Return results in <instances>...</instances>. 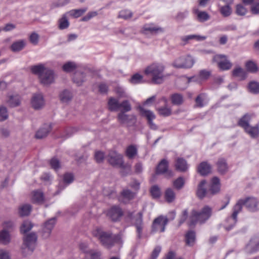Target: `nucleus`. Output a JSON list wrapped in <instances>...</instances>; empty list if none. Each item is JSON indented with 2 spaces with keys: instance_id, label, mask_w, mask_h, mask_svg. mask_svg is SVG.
<instances>
[{
  "instance_id": "obj_1",
  "label": "nucleus",
  "mask_w": 259,
  "mask_h": 259,
  "mask_svg": "<svg viewBox=\"0 0 259 259\" xmlns=\"http://www.w3.org/2000/svg\"><path fill=\"white\" fill-rule=\"evenodd\" d=\"M211 214L212 209L208 205L204 206L200 211L192 210L189 217L187 209H185L180 218L179 225L181 226L187 219V223L190 227L195 226L197 223L202 224L210 218Z\"/></svg>"
},
{
  "instance_id": "obj_2",
  "label": "nucleus",
  "mask_w": 259,
  "mask_h": 259,
  "mask_svg": "<svg viewBox=\"0 0 259 259\" xmlns=\"http://www.w3.org/2000/svg\"><path fill=\"white\" fill-rule=\"evenodd\" d=\"M92 235L98 238L101 243L107 248H110L116 243L119 242L121 239L119 235L113 234L110 231H104L99 227L93 230Z\"/></svg>"
},
{
  "instance_id": "obj_3",
  "label": "nucleus",
  "mask_w": 259,
  "mask_h": 259,
  "mask_svg": "<svg viewBox=\"0 0 259 259\" xmlns=\"http://www.w3.org/2000/svg\"><path fill=\"white\" fill-rule=\"evenodd\" d=\"M243 205H245L251 211H255L259 209V201L256 198L248 197L245 199H240L234 206L231 217L234 223L237 222V215L241 211Z\"/></svg>"
},
{
  "instance_id": "obj_4",
  "label": "nucleus",
  "mask_w": 259,
  "mask_h": 259,
  "mask_svg": "<svg viewBox=\"0 0 259 259\" xmlns=\"http://www.w3.org/2000/svg\"><path fill=\"white\" fill-rule=\"evenodd\" d=\"M164 66L159 63H154L148 66L144 70L146 75L151 77V81L154 84H160L164 81Z\"/></svg>"
},
{
  "instance_id": "obj_5",
  "label": "nucleus",
  "mask_w": 259,
  "mask_h": 259,
  "mask_svg": "<svg viewBox=\"0 0 259 259\" xmlns=\"http://www.w3.org/2000/svg\"><path fill=\"white\" fill-rule=\"evenodd\" d=\"M31 72L38 75L40 82L44 85L52 83L54 80V73L53 70L46 68L42 64L32 66Z\"/></svg>"
},
{
  "instance_id": "obj_6",
  "label": "nucleus",
  "mask_w": 259,
  "mask_h": 259,
  "mask_svg": "<svg viewBox=\"0 0 259 259\" xmlns=\"http://www.w3.org/2000/svg\"><path fill=\"white\" fill-rule=\"evenodd\" d=\"M212 61L217 63L219 68L222 70H228L232 67V63L225 55L217 54L213 56Z\"/></svg>"
},
{
  "instance_id": "obj_7",
  "label": "nucleus",
  "mask_w": 259,
  "mask_h": 259,
  "mask_svg": "<svg viewBox=\"0 0 259 259\" xmlns=\"http://www.w3.org/2000/svg\"><path fill=\"white\" fill-rule=\"evenodd\" d=\"M194 61L190 55L180 57L172 63V66L177 68H190L194 65Z\"/></svg>"
},
{
  "instance_id": "obj_8",
  "label": "nucleus",
  "mask_w": 259,
  "mask_h": 259,
  "mask_svg": "<svg viewBox=\"0 0 259 259\" xmlns=\"http://www.w3.org/2000/svg\"><path fill=\"white\" fill-rule=\"evenodd\" d=\"M108 162L113 166L123 167L122 156L115 151L111 150L107 157Z\"/></svg>"
},
{
  "instance_id": "obj_9",
  "label": "nucleus",
  "mask_w": 259,
  "mask_h": 259,
  "mask_svg": "<svg viewBox=\"0 0 259 259\" xmlns=\"http://www.w3.org/2000/svg\"><path fill=\"white\" fill-rule=\"evenodd\" d=\"M168 220L166 217L160 215L155 219L152 226V231L163 232L167 224Z\"/></svg>"
},
{
  "instance_id": "obj_10",
  "label": "nucleus",
  "mask_w": 259,
  "mask_h": 259,
  "mask_svg": "<svg viewBox=\"0 0 259 259\" xmlns=\"http://www.w3.org/2000/svg\"><path fill=\"white\" fill-rule=\"evenodd\" d=\"M123 214L122 209L117 205L110 207L106 211V215L113 222L119 221Z\"/></svg>"
},
{
  "instance_id": "obj_11",
  "label": "nucleus",
  "mask_w": 259,
  "mask_h": 259,
  "mask_svg": "<svg viewBox=\"0 0 259 259\" xmlns=\"http://www.w3.org/2000/svg\"><path fill=\"white\" fill-rule=\"evenodd\" d=\"M36 240L37 236L34 233H31L26 235L23 238V245L25 246V249L27 248L32 252L35 248ZM22 249H24V248H22Z\"/></svg>"
},
{
  "instance_id": "obj_12",
  "label": "nucleus",
  "mask_w": 259,
  "mask_h": 259,
  "mask_svg": "<svg viewBox=\"0 0 259 259\" xmlns=\"http://www.w3.org/2000/svg\"><path fill=\"white\" fill-rule=\"evenodd\" d=\"M143 212H139L134 217V226L136 228V232L138 238H141L144 228Z\"/></svg>"
},
{
  "instance_id": "obj_13",
  "label": "nucleus",
  "mask_w": 259,
  "mask_h": 259,
  "mask_svg": "<svg viewBox=\"0 0 259 259\" xmlns=\"http://www.w3.org/2000/svg\"><path fill=\"white\" fill-rule=\"evenodd\" d=\"M168 161L166 159H162L156 168V174L159 175L166 173L169 177H172L173 176L172 172L171 170H169L168 169Z\"/></svg>"
},
{
  "instance_id": "obj_14",
  "label": "nucleus",
  "mask_w": 259,
  "mask_h": 259,
  "mask_svg": "<svg viewBox=\"0 0 259 259\" xmlns=\"http://www.w3.org/2000/svg\"><path fill=\"white\" fill-rule=\"evenodd\" d=\"M80 249L85 254V257L89 259H101V253L99 251L88 250V245L85 243H81L79 245Z\"/></svg>"
},
{
  "instance_id": "obj_15",
  "label": "nucleus",
  "mask_w": 259,
  "mask_h": 259,
  "mask_svg": "<svg viewBox=\"0 0 259 259\" xmlns=\"http://www.w3.org/2000/svg\"><path fill=\"white\" fill-rule=\"evenodd\" d=\"M142 33L144 34H156L163 32V29L158 27L153 23L145 24L142 29Z\"/></svg>"
},
{
  "instance_id": "obj_16",
  "label": "nucleus",
  "mask_w": 259,
  "mask_h": 259,
  "mask_svg": "<svg viewBox=\"0 0 259 259\" xmlns=\"http://www.w3.org/2000/svg\"><path fill=\"white\" fill-rule=\"evenodd\" d=\"M31 200L35 204H42L45 201L44 193L40 190L33 191L31 194Z\"/></svg>"
},
{
  "instance_id": "obj_17",
  "label": "nucleus",
  "mask_w": 259,
  "mask_h": 259,
  "mask_svg": "<svg viewBox=\"0 0 259 259\" xmlns=\"http://www.w3.org/2000/svg\"><path fill=\"white\" fill-rule=\"evenodd\" d=\"M192 12L200 22H204L210 19V15L206 12L200 11L197 8H194Z\"/></svg>"
},
{
  "instance_id": "obj_18",
  "label": "nucleus",
  "mask_w": 259,
  "mask_h": 259,
  "mask_svg": "<svg viewBox=\"0 0 259 259\" xmlns=\"http://www.w3.org/2000/svg\"><path fill=\"white\" fill-rule=\"evenodd\" d=\"M197 172L201 176H206L211 172V166L206 161L201 162L197 166Z\"/></svg>"
},
{
  "instance_id": "obj_19",
  "label": "nucleus",
  "mask_w": 259,
  "mask_h": 259,
  "mask_svg": "<svg viewBox=\"0 0 259 259\" xmlns=\"http://www.w3.org/2000/svg\"><path fill=\"white\" fill-rule=\"evenodd\" d=\"M175 168L181 172H185L188 169L187 161L183 158L178 157L175 160Z\"/></svg>"
},
{
  "instance_id": "obj_20",
  "label": "nucleus",
  "mask_w": 259,
  "mask_h": 259,
  "mask_svg": "<svg viewBox=\"0 0 259 259\" xmlns=\"http://www.w3.org/2000/svg\"><path fill=\"white\" fill-rule=\"evenodd\" d=\"M32 106L35 109H38L44 105V100L42 95L35 94L31 99Z\"/></svg>"
},
{
  "instance_id": "obj_21",
  "label": "nucleus",
  "mask_w": 259,
  "mask_h": 259,
  "mask_svg": "<svg viewBox=\"0 0 259 259\" xmlns=\"http://www.w3.org/2000/svg\"><path fill=\"white\" fill-rule=\"evenodd\" d=\"M220 190V183L219 179L214 177L212 178L208 190L210 195H213L219 192Z\"/></svg>"
},
{
  "instance_id": "obj_22",
  "label": "nucleus",
  "mask_w": 259,
  "mask_h": 259,
  "mask_svg": "<svg viewBox=\"0 0 259 259\" xmlns=\"http://www.w3.org/2000/svg\"><path fill=\"white\" fill-rule=\"evenodd\" d=\"M218 171L221 174H225L228 170V165L224 158H219L216 163Z\"/></svg>"
},
{
  "instance_id": "obj_23",
  "label": "nucleus",
  "mask_w": 259,
  "mask_h": 259,
  "mask_svg": "<svg viewBox=\"0 0 259 259\" xmlns=\"http://www.w3.org/2000/svg\"><path fill=\"white\" fill-rule=\"evenodd\" d=\"M206 181L205 180H202L199 183L198 189L197 191V195L200 199H202L205 196H210V194L208 191L204 188V185L206 184Z\"/></svg>"
},
{
  "instance_id": "obj_24",
  "label": "nucleus",
  "mask_w": 259,
  "mask_h": 259,
  "mask_svg": "<svg viewBox=\"0 0 259 259\" xmlns=\"http://www.w3.org/2000/svg\"><path fill=\"white\" fill-rule=\"evenodd\" d=\"M56 223L55 218L51 219L46 222L43 228V234L45 237L49 236L53 229Z\"/></svg>"
},
{
  "instance_id": "obj_25",
  "label": "nucleus",
  "mask_w": 259,
  "mask_h": 259,
  "mask_svg": "<svg viewBox=\"0 0 259 259\" xmlns=\"http://www.w3.org/2000/svg\"><path fill=\"white\" fill-rule=\"evenodd\" d=\"M244 131L251 138H257L259 136V124H256L254 126L249 125Z\"/></svg>"
},
{
  "instance_id": "obj_26",
  "label": "nucleus",
  "mask_w": 259,
  "mask_h": 259,
  "mask_svg": "<svg viewBox=\"0 0 259 259\" xmlns=\"http://www.w3.org/2000/svg\"><path fill=\"white\" fill-rule=\"evenodd\" d=\"M138 110L140 113L141 115L145 117L147 120V121L150 120H153L156 118L155 115L152 111L149 110H146L142 106H139Z\"/></svg>"
},
{
  "instance_id": "obj_27",
  "label": "nucleus",
  "mask_w": 259,
  "mask_h": 259,
  "mask_svg": "<svg viewBox=\"0 0 259 259\" xmlns=\"http://www.w3.org/2000/svg\"><path fill=\"white\" fill-rule=\"evenodd\" d=\"M251 119V115L249 114H245L241 117L238 121V125L243 128L245 130L249 125V122Z\"/></svg>"
},
{
  "instance_id": "obj_28",
  "label": "nucleus",
  "mask_w": 259,
  "mask_h": 259,
  "mask_svg": "<svg viewBox=\"0 0 259 259\" xmlns=\"http://www.w3.org/2000/svg\"><path fill=\"white\" fill-rule=\"evenodd\" d=\"M51 130L50 125L45 124L44 126L37 131L35 134V137L36 139H42L46 137Z\"/></svg>"
},
{
  "instance_id": "obj_29",
  "label": "nucleus",
  "mask_w": 259,
  "mask_h": 259,
  "mask_svg": "<svg viewBox=\"0 0 259 259\" xmlns=\"http://www.w3.org/2000/svg\"><path fill=\"white\" fill-rule=\"evenodd\" d=\"M7 102L11 107H15L19 106L21 103V97L18 95H11L8 97Z\"/></svg>"
},
{
  "instance_id": "obj_30",
  "label": "nucleus",
  "mask_w": 259,
  "mask_h": 259,
  "mask_svg": "<svg viewBox=\"0 0 259 259\" xmlns=\"http://www.w3.org/2000/svg\"><path fill=\"white\" fill-rule=\"evenodd\" d=\"M138 154V149L136 145H130L125 150V154L128 159L134 158Z\"/></svg>"
},
{
  "instance_id": "obj_31",
  "label": "nucleus",
  "mask_w": 259,
  "mask_h": 259,
  "mask_svg": "<svg viewBox=\"0 0 259 259\" xmlns=\"http://www.w3.org/2000/svg\"><path fill=\"white\" fill-rule=\"evenodd\" d=\"M195 232L193 231H189L185 235L186 245L190 246H193L195 243Z\"/></svg>"
},
{
  "instance_id": "obj_32",
  "label": "nucleus",
  "mask_w": 259,
  "mask_h": 259,
  "mask_svg": "<svg viewBox=\"0 0 259 259\" xmlns=\"http://www.w3.org/2000/svg\"><path fill=\"white\" fill-rule=\"evenodd\" d=\"M206 37L204 36H201L199 35L192 34L189 35L184 36H182L181 38L182 41L184 42V45L187 44L189 40L192 39H195L197 41L204 40L206 39Z\"/></svg>"
},
{
  "instance_id": "obj_33",
  "label": "nucleus",
  "mask_w": 259,
  "mask_h": 259,
  "mask_svg": "<svg viewBox=\"0 0 259 259\" xmlns=\"http://www.w3.org/2000/svg\"><path fill=\"white\" fill-rule=\"evenodd\" d=\"M26 43L24 40H19L14 42L10 47L12 51L14 52L21 51L25 46Z\"/></svg>"
},
{
  "instance_id": "obj_34",
  "label": "nucleus",
  "mask_w": 259,
  "mask_h": 259,
  "mask_svg": "<svg viewBox=\"0 0 259 259\" xmlns=\"http://www.w3.org/2000/svg\"><path fill=\"white\" fill-rule=\"evenodd\" d=\"M119 103L117 99L111 97L108 102V109L111 111H117L119 109Z\"/></svg>"
},
{
  "instance_id": "obj_35",
  "label": "nucleus",
  "mask_w": 259,
  "mask_h": 259,
  "mask_svg": "<svg viewBox=\"0 0 259 259\" xmlns=\"http://www.w3.org/2000/svg\"><path fill=\"white\" fill-rule=\"evenodd\" d=\"M232 75L234 77H238L240 80H244L246 77L245 71L241 67H237L233 69Z\"/></svg>"
},
{
  "instance_id": "obj_36",
  "label": "nucleus",
  "mask_w": 259,
  "mask_h": 259,
  "mask_svg": "<svg viewBox=\"0 0 259 259\" xmlns=\"http://www.w3.org/2000/svg\"><path fill=\"white\" fill-rule=\"evenodd\" d=\"M171 101L172 104L175 105H180L184 102L183 96L180 94H174L170 96Z\"/></svg>"
},
{
  "instance_id": "obj_37",
  "label": "nucleus",
  "mask_w": 259,
  "mask_h": 259,
  "mask_svg": "<svg viewBox=\"0 0 259 259\" xmlns=\"http://www.w3.org/2000/svg\"><path fill=\"white\" fill-rule=\"evenodd\" d=\"M164 198L166 202H172L176 198V194L171 188H167L164 193Z\"/></svg>"
},
{
  "instance_id": "obj_38",
  "label": "nucleus",
  "mask_w": 259,
  "mask_h": 259,
  "mask_svg": "<svg viewBox=\"0 0 259 259\" xmlns=\"http://www.w3.org/2000/svg\"><path fill=\"white\" fill-rule=\"evenodd\" d=\"M31 209L32 207L30 204H24L19 207V213L21 217L27 216L30 214Z\"/></svg>"
},
{
  "instance_id": "obj_39",
  "label": "nucleus",
  "mask_w": 259,
  "mask_h": 259,
  "mask_svg": "<svg viewBox=\"0 0 259 259\" xmlns=\"http://www.w3.org/2000/svg\"><path fill=\"white\" fill-rule=\"evenodd\" d=\"M206 95L204 93H201L198 95L195 99V108H202L204 106V100L205 99Z\"/></svg>"
},
{
  "instance_id": "obj_40",
  "label": "nucleus",
  "mask_w": 259,
  "mask_h": 259,
  "mask_svg": "<svg viewBox=\"0 0 259 259\" xmlns=\"http://www.w3.org/2000/svg\"><path fill=\"white\" fill-rule=\"evenodd\" d=\"M133 13L129 10L125 9L120 11L118 15V18L128 20L133 17Z\"/></svg>"
},
{
  "instance_id": "obj_41",
  "label": "nucleus",
  "mask_w": 259,
  "mask_h": 259,
  "mask_svg": "<svg viewBox=\"0 0 259 259\" xmlns=\"http://www.w3.org/2000/svg\"><path fill=\"white\" fill-rule=\"evenodd\" d=\"M121 195L123 198L130 201L135 198L136 193L133 192L128 189H124L121 192Z\"/></svg>"
},
{
  "instance_id": "obj_42",
  "label": "nucleus",
  "mask_w": 259,
  "mask_h": 259,
  "mask_svg": "<svg viewBox=\"0 0 259 259\" xmlns=\"http://www.w3.org/2000/svg\"><path fill=\"white\" fill-rule=\"evenodd\" d=\"M33 227L32 223L28 221H24L20 227V232L22 234H25L29 231Z\"/></svg>"
},
{
  "instance_id": "obj_43",
  "label": "nucleus",
  "mask_w": 259,
  "mask_h": 259,
  "mask_svg": "<svg viewBox=\"0 0 259 259\" xmlns=\"http://www.w3.org/2000/svg\"><path fill=\"white\" fill-rule=\"evenodd\" d=\"M87 10V8L80 9H74L70 11L68 13L70 16L74 18H78L84 14Z\"/></svg>"
},
{
  "instance_id": "obj_44",
  "label": "nucleus",
  "mask_w": 259,
  "mask_h": 259,
  "mask_svg": "<svg viewBox=\"0 0 259 259\" xmlns=\"http://www.w3.org/2000/svg\"><path fill=\"white\" fill-rule=\"evenodd\" d=\"M0 242L4 244H6L10 242L9 232L5 229L0 232Z\"/></svg>"
},
{
  "instance_id": "obj_45",
  "label": "nucleus",
  "mask_w": 259,
  "mask_h": 259,
  "mask_svg": "<svg viewBox=\"0 0 259 259\" xmlns=\"http://www.w3.org/2000/svg\"><path fill=\"white\" fill-rule=\"evenodd\" d=\"M77 68V66L75 63L72 62H68L64 64L62 66L63 70L66 72H70L73 71Z\"/></svg>"
},
{
  "instance_id": "obj_46",
  "label": "nucleus",
  "mask_w": 259,
  "mask_h": 259,
  "mask_svg": "<svg viewBox=\"0 0 259 259\" xmlns=\"http://www.w3.org/2000/svg\"><path fill=\"white\" fill-rule=\"evenodd\" d=\"M60 98L62 102L66 103L71 99L72 95L69 91L64 90L60 94Z\"/></svg>"
},
{
  "instance_id": "obj_47",
  "label": "nucleus",
  "mask_w": 259,
  "mask_h": 259,
  "mask_svg": "<svg viewBox=\"0 0 259 259\" xmlns=\"http://www.w3.org/2000/svg\"><path fill=\"white\" fill-rule=\"evenodd\" d=\"M245 67L248 71L251 73H255L258 70L256 64L251 61H247L246 63Z\"/></svg>"
},
{
  "instance_id": "obj_48",
  "label": "nucleus",
  "mask_w": 259,
  "mask_h": 259,
  "mask_svg": "<svg viewBox=\"0 0 259 259\" xmlns=\"http://www.w3.org/2000/svg\"><path fill=\"white\" fill-rule=\"evenodd\" d=\"M248 89L249 91L252 93L258 94L259 83L254 81L250 82L248 84Z\"/></svg>"
},
{
  "instance_id": "obj_49",
  "label": "nucleus",
  "mask_w": 259,
  "mask_h": 259,
  "mask_svg": "<svg viewBox=\"0 0 259 259\" xmlns=\"http://www.w3.org/2000/svg\"><path fill=\"white\" fill-rule=\"evenodd\" d=\"M150 192L153 198H159L161 195L160 189L157 185L151 187Z\"/></svg>"
},
{
  "instance_id": "obj_50",
  "label": "nucleus",
  "mask_w": 259,
  "mask_h": 259,
  "mask_svg": "<svg viewBox=\"0 0 259 259\" xmlns=\"http://www.w3.org/2000/svg\"><path fill=\"white\" fill-rule=\"evenodd\" d=\"M143 76L139 73L134 74L130 79V82L133 84H138L143 82Z\"/></svg>"
},
{
  "instance_id": "obj_51",
  "label": "nucleus",
  "mask_w": 259,
  "mask_h": 259,
  "mask_svg": "<svg viewBox=\"0 0 259 259\" xmlns=\"http://www.w3.org/2000/svg\"><path fill=\"white\" fill-rule=\"evenodd\" d=\"M69 25V22L67 17L64 15L59 20V28L61 30L66 29Z\"/></svg>"
},
{
  "instance_id": "obj_52",
  "label": "nucleus",
  "mask_w": 259,
  "mask_h": 259,
  "mask_svg": "<svg viewBox=\"0 0 259 259\" xmlns=\"http://www.w3.org/2000/svg\"><path fill=\"white\" fill-rule=\"evenodd\" d=\"M119 108L121 109V112H127L132 109L131 104L128 100H124L120 103Z\"/></svg>"
},
{
  "instance_id": "obj_53",
  "label": "nucleus",
  "mask_w": 259,
  "mask_h": 259,
  "mask_svg": "<svg viewBox=\"0 0 259 259\" xmlns=\"http://www.w3.org/2000/svg\"><path fill=\"white\" fill-rule=\"evenodd\" d=\"M220 12L224 17H226L231 14L232 10L230 5H226L220 8Z\"/></svg>"
},
{
  "instance_id": "obj_54",
  "label": "nucleus",
  "mask_w": 259,
  "mask_h": 259,
  "mask_svg": "<svg viewBox=\"0 0 259 259\" xmlns=\"http://www.w3.org/2000/svg\"><path fill=\"white\" fill-rule=\"evenodd\" d=\"M185 184L184 180L182 177H179L173 182V186L177 190L182 189Z\"/></svg>"
},
{
  "instance_id": "obj_55",
  "label": "nucleus",
  "mask_w": 259,
  "mask_h": 259,
  "mask_svg": "<svg viewBox=\"0 0 259 259\" xmlns=\"http://www.w3.org/2000/svg\"><path fill=\"white\" fill-rule=\"evenodd\" d=\"M157 111L159 115L165 117L168 116L171 114V109L166 107L159 108L157 109Z\"/></svg>"
},
{
  "instance_id": "obj_56",
  "label": "nucleus",
  "mask_w": 259,
  "mask_h": 259,
  "mask_svg": "<svg viewBox=\"0 0 259 259\" xmlns=\"http://www.w3.org/2000/svg\"><path fill=\"white\" fill-rule=\"evenodd\" d=\"M84 74L83 73H76L73 78V82H75L78 86H79L81 85L82 83L84 81Z\"/></svg>"
},
{
  "instance_id": "obj_57",
  "label": "nucleus",
  "mask_w": 259,
  "mask_h": 259,
  "mask_svg": "<svg viewBox=\"0 0 259 259\" xmlns=\"http://www.w3.org/2000/svg\"><path fill=\"white\" fill-rule=\"evenodd\" d=\"M236 13L238 15L244 16L246 14L247 10L242 5L239 4L236 7Z\"/></svg>"
},
{
  "instance_id": "obj_58",
  "label": "nucleus",
  "mask_w": 259,
  "mask_h": 259,
  "mask_svg": "<svg viewBox=\"0 0 259 259\" xmlns=\"http://www.w3.org/2000/svg\"><path fill=\"white\" fill-rule=\"evenodd\" d=\"M50 164L51 167L56 170L58 169L60 167L59 160L55 157H54L51 159Z\"/></svg>"
},
{
  "instance_id": "obj_59",
  "label": "nucleus",
  "mask_w": 259,
  "mask_h": 259,
  "mask_svg": "<svg viewBox=\"0 0 259 259\" xmlns=\"http://www.w3.org/2000/svg\"><path fill=\"white\" fill-rule=\"evenodd\" d=\"M8 117L7 109L5 107L0 106V121H4Z\"/></svg>"
},
{
  "instance_id": "obj_60",
  "label": "nucleus",
  "mask_w": 259,
  "mask_h": 259,
  "mask_svg": "<svg viewBox=\"0 0 259 259\" xmlns=\"http://www.w3.org/2000/svg\"><path fill=\"white\" fill-rule=\"evenodd\" d=\"M39 40V35L35 32L32 33L29 36V41L33 45H37Z\"/></svg>"
},
{
  "instance_id": "obj_61",
  "label": "nucleus",
  "mask_w": 259,
  "mask_h": 259,
  "mask_svg": "<svg viewBox=\"0 0 259 259\" xmlns=\"http://www.w3.org/2000/svg\"><path fill=\"white\" fill-rule=\"evenodd\" d=\"M161 248L160 246H157L155 247L153 251L152 252V253L149 259H157V257L158 256L161 251Z\"/></svg>"
},
{
  "instance_id": "obj_62",
  "label": "nucleus",
  "mask_w": 259,
  "mask_h": 259,
  "mask_svg": "<svg viewBox=\"0 0 259 259\" xmlns=\"http://www.w3.org/2000/svg\"><path fill=\"white\" fill-rule=\"evenodd\" d=\"M104 157V153L101 151H98L95 153V159L98 163L102 162Z\"/></svg>"
},
{
  "instance_id": "obj_63",
  "label": "nucleus",
  "mask_w": 259,
  "mask_h": 259,
  "mask_svg": "<svg viewBox=\"0 0 259 259\" xmlns=\"http://www.w3.org/2000/svg\"><path fill=\"white\" fill-rule=\"evenodd\" d=\"M74 180L73 175L71 173H66L64 175L63 180L65 183L70 184Z\"/></svg>"
},
{
  "instance_id": "obj_64",
  "label": "nucleus",
  "mask_w": 259,
  "mask_h": 259,
  "mask_svg": "<svg viewBox=\"0 0 259 259\" xmlns=\"http://www.w3.org/2000/svg\"><path fill=\"white\" fill-rule=\"evenodd\" d=\"M124 113L125 112H120L118 114V120L121 123H124L128 120V116L124 114Z\"/></svg>"
}]
</instances>
